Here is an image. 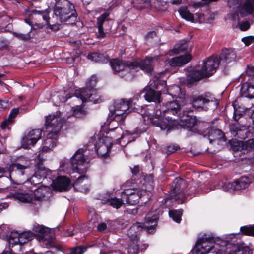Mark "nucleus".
Here are the masks:
<instances>
[{
	"label": "nucleus",
	"mask_w": 254,
	"mask_h": 254,
	"mask_svg": "<svg viewBox=\"0 0 254 254\" xmlns=\"http://www.w3.org/2000/svg\"><path fill=\"white\" fill-rule=\"evenodd\" d=\"M45 125L49 132L44 142L42 151L47 152L56 145L62 126V121L61 117L57 115H49L46 117Z\"/></svg>",
	"instance_id": "1"
},
{
	"label": "nucleus",
	"mask_w": 254,
	"mask_h": 254,
	"mask_svg": "<svg viewBox=\"0 0 254 254\" xmlns=\"http://www.w3.org/2000/svg\"><path fill=\"white\" fill-rule=\"evenodd\" d=\"M219 64L220 61L217 57H210L204 62L200 70H192L189 73L187 77L188 83L193 84L203 78L211 76L216 72Z\"/></svg>",
	"instance_id": "2"
},
{
	"label": "nucleus",
	"mask_w": 254,
	"mask_h": 254,
	"mask_svg": "<svg viewBox=\"0 0 254 254\" xmlns=\"http://www.w3.org/2000/svg\"><path fill=\"white\" fill-rule=\"evenodd\" d=\"M54 11L56 17L61 22L72 24L76 21L77 14L74 6L68 1L64 0L58 3Z\"/></svg>",
	"instance_id": "3"
},
{
	"label": "nucleus",
	"mask_w": 254,
	"mask_h": 254,
	"mask_svg": "<svg viewBox=\"0 0 254 254\" xmlns=\"http://www.w3.org/2000/svg\"><path fill=\"white\" fill-rule=\"evenodd\" d=\"M213 254H226L225 247L214 242L211 238L202 237L197 241L194 248L196 254H205L211 250Z\"/></svg>",
	"instance_id": "4"
},
{
	"label": "nucleus",
	"mask_w": 254,
	"mask_h": 254,
	"mask_svg": "<svg viewBox=\"0 0 254 254\" xmlns=\"http://www.w3.org/2000/svg\"><path fill=\"white\" fill-rule=\"evenodd\" d=\"M131 104L130 100L120 99L115 102L114 110L111 113L110 119L113 121H116L120 124H123L128 114V111Z\"/></svg>",
	"instance_id": "5"
},
{
	"label": "nucleus",
	"mask_w": 254,
	"mask_h": 254,
	"mask_svg": "<svg viewBox=\"0 0 254 254\" xmlns=\"http://www.w3.org/2000/svg\"><path fill=\"white\" fill-rule=\"evenodd\" d=\"M192 106L197 110H208L209 108L214 106L216 107L218 102L209 92L193 97Z\"/></svg>",
	"instance_id": "6"
},
{
	"label": "nucleus",
	"mask_w": 254,
	"mask_h": 254,
	"mask_svg": "<svg viewBox=\"0 0 254 254\" xmlns=\"http://www.w3.org/2000/svg\"><path fill=\"white\" fill-rule=\"evenodd\" d=\"M28 164L22 165L20 163H14L11 165L12 170L10 171V177L16 184H21L29 180V176L26 174V170L29 168Z\"/></svg>",
	"instance_id": "7"
},
{
	"label": "nucleus",
	"mask_w": 254,
	"mask_h": 254,
	"mask_svg": "<svg viewBox=\"0 0 254 254\" xmlns=\"http://www.w3.org/2000/svg\"><path fill=\"white\" fill-rule=\"evenodd\" d=\"M146 194L149 195V193L144 190H140L138 189H127L122 192L121 197L127 203L135 205L138 202L139 199H141Z\"/></svg>",
	"instance_id": "8"
},
{
	"label": "nucleus",
	"mask_w": 254,
	"mask_h": 254,
	"mask_svg": "<svg viewBox=\"0 0 254 254\" xmlns=\"http://www.w3.org/2000/svg\"><path fill=\"white\" fill-rule=\"evenodd\" d=\"M84 150L78 149L71 159L72 167L73 170L82 174L86 172L88 163L85 158Z\"/></svg>",
	"instance_id": "9"
},
{
	"label": "nucleus",
	"mask_w": 254,
	"mask_h": 254,
	"mask_svg": "<svg viewBox=\"0 0 254 254\" xmlns=\"http://www.w3.org/2000/svg\"><path fill=\"white\" fill-rule=\"evenodd\" d=\"M110 64L115 72H119L122 70L129 71L131 69H136L138 66L136 61H124L118 59H114L110 61Z\"/></svg>",
	"instance_id": "10"
},
{
	"label": "nucleus",
	"mask_w": 254,
	"mask_h": 254,
	"mask_svg": "<svg viewBox=\"0 0 254 254\" xmlns=\"http://www.w3.org/2000/svg\"><path fill=\"white\" fill-rule=\"evenodd\" d=\"M35 235L31 231H26L20 234L17 232H12L9 238V243L12 246L19 244L21 245L31 240Z\"/></svg>",
	"instance_id": "11"
},
{
	"label": "nucleus",
	"mask_w": 254,
	"mask_h": 254,
	"mask_svg": "<svg viewBox=\"0 0 254 254\" xmlns=\"http://www.w3.org/2000/svg\"><path fill=\"white\" fill-rule=\"evenodd\" d=\"M117 136H105L101 138L96 146V150L98 156L107 157L112 146V138H116Z\"/></svg>",
	"instance_id": "12"
},
{
	"label": "nucleus",
	"mask_w": 254,
	"mask_h": 254,
	"mask_svg": "<svg viewBox=\"0 0 254 254\" xmlns=\"http://www.w3.org/2000/svg\"><path fill=\"white\" fill-rule=\"evenodd\" d=\"M33 230L40 233V241L44 243L47 247L55 246L54 238L52 236L49 228L37 224L34 225Z\"/></svg>",
	"instance_id": "13"
},
{
	"label": "nucleus",
	"mask_w": 254,
	"mask_h": 254,
	"mask_svg": "<svg viewBox=\"0 0 254 254\" xmlns=\"http://www.w3.org/2000/svg\"><path fill=\"white\" fill-rule=\"evenodd\" d=\"M53 173H55V172L46 168L42 165H39L35 174L31 178H29V179L31 184H39L45 178H51Z\"/></svg>",
	"instance_id": "14"
},
{
	"label": "nucleus",
	"mask_w": 254,
	"mask_h": 254,
	"mask_svg": "<svg viewBox=\"0 0 254 254\" xmlns=\"http://www.w3.org/2000/svg\"><path fill=\"white\" fill-rule=\"evenodd\" d=\"M184 185V180L181 178H177L173 182L172 191L174 195L172 198L179 203H182L184 201V194L182 192Z\"/></svg>",
	"instance_id": "15"
},
{
	"label": "nucleus",
	"mask_w": 254,
	"mask_h": 254,
	"mask_svg": "<svg viewBox=\"0 0 254 254\" xmlns=\"http://www.w3.org/2000/svg\"><path fill=\"white\" fill-rule=\"evenodd\" d=\"M42 135V130L40 129H33L30 131L27 135L23 138L22 146L28 148L30 146H33L39 140Z\"/></svg>",
	"instance_id": "16"
},
{
	"label": "nucleus",
	"mask_w": 254,
	"mask_h": 254,
	"mask_svg": "<svg viewBox=\"0 0 254 254\" xmlns=\"http://www.w3.org/2000/svg\"><path fill=\"white\" fill-rule=\"evenodd\" d=\"M70 181L65 176H59L53 180L52 187L54 190L61 192L67 191L69 188Z\"/></svg>",
	"instance_id": "17"
},
{
	"label": "nucleus",
	"mask_w": 254,
	"mask_h": 254,
	"mask_svg": "<svg viewBox=\"0 0 254 254\" xmlns=\"http://www.w3.org/2000/svg\"><path fill=\"white\" fill-rule=\"evenodd\" d=\"M150 123L156 126L160 127L161 129H170L176 125L175 121L164 116L161 119L158 117L151 118Z\"/></svg>",
	"instance_id": "18"
},
{
	"label": "nucleus",
	"mask_w": 254,
	"mask_h": 254,
	"mask_svg": "<svg viewBox=\"0 0 254 254\" xmlns=\"http://www.w3.org/2000/svg\"><path fill=\"white\" fill-rule=\"evenodd\" d=\"M109 16V13L105 12L102 14L97 18V27L98 30L99 38H104L106 36V34L110 31L111 29L110 26H107V24L109 23L107 20V18Z\"/></svg>",
	"instance_id": "19"
},
{
	"label": "nucleus",
	"mask_w": 254,
	"mask_h": 254,
	"mask_svg": "<svg viewBox=\"0 0 254 254\" xmlns=\"http://www.w3.org/2000/svg\"><path fill=\"white\" fill-rule=\"evenodd\" d=\"M230 131L232 134L241 139L247 138L250 133L248 127L246 126H240L238 124L232 125L230 126Z\"/></svg>",
	"instance_id": "20"
},
{
	"label": "nucleus",
	"mask_w": 254,
	"mask_h": 254,
	"mask_svg": "<svg viewBox=\"0 0 254 254\" xmlns=\"http://www.w3.org/2000/svg\"><path fill=\"white\" fill-rule=\"evenodd\" d=\"M158 219V215L156 212H150L145 217V222L144 226L148 233H152L157 225L156 221Z\"/></svg>",
	"instance_id": "21"
},
{
	"label": "nucleus",
	"mask_w": 254,
	"mask_h": 254,
	"mask_svg": "<svg viewBox=\"0 0 254 254\" xmlns=\"http://www.w3.org/2000/svg\"><path fill=\"white\" fill-rule=\"evenodd\" d=\"M226 248V253L229 254H252V252L247 247L234 245L232 246L227 244L224 246Z\"/></svg>",
	"instance_id": "22"
},
{
	"label": "nucleus",
	"mask_w": 254,
	"mask_h": 254,
	"mask_svg": "<svg viewBox=\"0 0 254 254\" xmlns=\"http://www.w3.org/2000/svg\"><path fill=\"white\" fill-rule=\"evenodd\" d=\"M192 57L190 54H187L177 56L172 58L169 61V64L171 66H180L185 64L191 60Z\"/></svg>",
	"instance_id": "23"
},
{
	"label": "nucleus",
	"mask_w": 254,
	"mask_h": 254,
	"mask_svg": "<svg viewBox=\"0 0 254 254\" xmlns=\"http://www.w3.org/2000/svg\"><path fill=\"white\" fill-rule=\"evenodd\" d=\"M144 92L145 93L144 96V98L147 101L155 102L158 103L161 102L160 92H156L153 89L148 87L144 89Z\"/></svg>",
	"instance_id": "24"
},
{
	"label": "nucleus",
	"mask_w": 254,
	"mask_h": 254,
	"mask_svg": "<svg viewBox=\"0 0 254 254\" xmlns=\"http://www.w3.org/2000/svg\"><path fill=\"white\" fill-rule=\"evenodd\" d=\"M98 96L92 93V91H89L87 88L80 90L79 97L81 98L83 102L89 101H93L94 103H99V98H97Z\"/></svg>",
	"instance_id": "25"
},
{
	"label": "nucleus",
	"mask_w": 254,
	"mask_h": 254,
	"mask_svg": "<svg viewBox=\"0 0 254 254\" xmlns=\"http://www.w3.org/2000/svg\"><path fill=\"white\" fill-rule=\"evenodd\" d=\"M157 58L158 56H155L152 58L146 57L140 63L137 62L138 64V66L136 68L139 67L145 72L150 74L153 71L152 62L154 60H157Z\"/></svg>",
	"instance_id": "26"
},
{
	"label": "nucleus",
	"mask_w": 254,
	"mask_h": 254,
	"mask_svg": "<svg viewBox=\"0 0 254 254\" xmlns=\"http://www.w3.org/2000/svg\"><path fill=\"white\" fill-rule=\"evenodd\" d=\"M236 55L235 52L230 49H225L222 51L220 55V60L222 62L229 63L235 61Z\"/></svg>",
	"instance_id": "27"
},
{
	"label": "nucleus",
	"mask_w": 254,
	"mask_h": 254,
	"mask_svg": "<svg viewBox=\"0 0 254 254\" xmlns=\"http://www.w3.org/2000/svg\"><path fill=\"white\" fill-rule=\"evenodd\" d=\"M188 113V111H183L182 115H180V121L187 127H192L196 125V119L195 117L189 115Z\"/></svg>",
	"instance_id": "28"
},
{
	"label": "nucleus",
	"mask_w": 254,
	"mask_h": 254,
	"mask_svg": "<svg viewBox=\"0 0 254 254\" xmlns=\"http://www.w3.org/2000/svg\"><path fill=\"white\" fill-rule=\"evenodd\" d=\"M241 95L242 97L249 98L254 97V85L249 83H244L241 89Z\"/></svg>",
	"instance_id": "29"
},
{
	"label": "nucleus",
	"mask_w": 254,
	"mask_h": 254,
	"mask_svg": "<svg viewBox=\"0 0 254 254\" xmlns=\"http://www.w3.org/2000/svg\"><path fill=\"white\" fill-rule=\"evenodd\" d=\"M180 100H181V98H179V99L166 103L165 105L166 108L165 111L167 113L172 112L173 114L177 113L182 106L180 103Z\"/></svg>",
	"instance_id": "30"
},
{
	"label": "nucleus",
	"mask_w": 254,
	"mask_h": 254,
	"mask_svg": "<svg viewBox=\"0 0 254 254\" xmlns=\"http://www.w3.org/2000/svg\"><path fill=\"white\" fill-rule=\"evenodd\" d=\"M12 196L19 201L24 203H30L33 199V195L29 192L18 191L12 194Z\"/></svg>",
	"instance_id": "31"
},
{
	"label": "nucleus",
	"mask_w": 254,
	"mask_h": 254,
	"mask_svg": "<svg viewBox=\"0 0 254 254\" xmlns=\"http://www.w3.org/2000/svg\"><path fill=\"white\" fill-rule=\"evenodd\" d=\"M50 194V189L46 186L39 187L36 189L34 192V195L35 198L38 200H43L46 196Z\"/></svg>",
	"instance_id": "32"
},
{
	"label": "nucleus",
	"mask_w": 254,
	"mask_h": 254,
	"mask_svg": "<svg viewBox=\"0 0 254 254\" xmlns=\"http://www.w3.org/2000/svg\"><path fill=\"white\" fill-rule=\"evenodd\" d=\"M254 12V5L250 1L245 2L240 7L239 12L242 17L253 14Z\"/></svg>",
	"instance_id": "33"
},
{
	"label": "nucleus",
	"mask_w": 254,
	"mask_h": 254,
	"mask_svg": "<svg viewBox=\"0 0 254 254\" xmlns=\"http://www.w3.org/2000/svg\"><path fill=\"white\" fill-rule=\"evenodd\" d=\"M181 17L187 21L192 22H195V18L193 14H192L186 7H181L178 9Z\"/></svg>",
	"instance_id": "34"
},
{
	"label": "nucleus",
	"mask_w": 254,
	"mask_h": 254,
	"mask_svg": "<svg viewBox=\"0 0 254 254\" xmlns=\"http://www.w3.org/2000/svg\"><path fill=\"white\" fill-rule=\"evenodd\" d=\"M235 182L236 190H240L248 187L251 181L248 177L244 176L236 180Z\"/></svg>",
	"instance_id": "35"
},
{
	"label": "nucleus",
	"mask_w": 254,
	"mask_h": 254,
	"mask_svg": "<svg viewBox=\"0 0 254 254\" xmlns=\"http://www.w3.org/2000/svg\"><path fill=\"white\" fill-rule=\"evenodd\" d=\"M87 57L88 59L95 62L105 63L108 61V58L106 56L97 52L89 54Z\"/></svg>",
	"instance_id": "36"
},
{
	"label": "nucleus",
	"mask_w": 254,
	"mask_h": 254,
	"mask_svg": "<svg viewBox=\"0 0 254 254\" xmlns=\"http://www.w3.org/2000/svg\"><path fill=\"white\" fill-rule=\"evenodd\" d=\"M224 136L223 132L220 129H211L209 135V139L210 142L212 141L221 140Z\"/></svg>",
	"instance_id": "37"
},
{
	"label": "nucleus",
	"mask_w": 254,
	"mask_h": 254,
	"mask_svg": "<svg viewBox=\"0 0 254 254\" xmlns=\"http://www.w3.org/2000/svg\"><path fill=\"white\" fill-rule=\"evenodd\" d=\"M243 150L251 151L254 149V138L245 141H241L239 143Z\"/></svg>",
	"instance_id": "38"
},
{
	"label": "nucleus",
	"mask_w": 254,
	"mask_h": 254,
	"mask_svg": "<svg viewBox=\"0 0 254 254\" xmlns=\"http://www.w3.org/2000/svg\"><path fill=\"white\" fill-rule=\"evenodd\" d=\"M188 43L186 41L181 42L175 45L174 51L175 53L178 54L185 51L188 47Z\"/></svg>",
	"instance_id": "39"
},
{
	"label": "nucleus",
	"mask_w": 254,
	"mask_h": 254,
	"mask_svg": "<svg viewBox=\"0 0 254 254\" xmlns=\"http://www.w3.org/2000/svg\"><path fill=\"white\" fill-rule=\"evenodd\" d=\"M97 83V78L95 76H91L86 83V87L89 91L94 92V88Z\"/></svg>",
	"instance_id": "40"
},
{
	"label": "nucleus",
	"mask_w": 254,
	"mask_h": 254,
	"mask_svg": "<svg viewBox=\"0 0 254 254\" xmlns=\"http://www.w3.org/2000/svg\"><path fill=\"white\" fill-rule=\"evenodd\" d=\"M123 199H119L116 197L110 199L108 200L109 204L115 208L119 209L123 204Z\"/></svg>",
	"instance_id": "41"
},
{
	"label": "nucleus",
	"mask_w": 254,
	"mask_h": 254,
	"mask_svg": "<svg viewBox=\"0 0 254 254\" xmlns=\"http://www.w3.org/2000/svg\"><path fill=\"white\" fill-rule=\"evenodd\" d=\"M240 230L244 235L254 236V225L241 227Z\"/></svg>",
	"instance_id": "42"
},
{
	"label": "nucleus",
	"mask_w": 254,
	"mask_h": 254,
	"mask_svg": "<svg viewBox=\"0 0 254 254\" xmlns=\"http://www.w3.org/2000/svg\"><path fill=\"white\" fill-rule=\"evenodd\" d=\"M169 215L174 221L179 223L181 220L182 212L180 210H170L169 211Z\"/></svg>",
	"instance_id": "43"
},
{
	"label": "nucleus",
	"mask_w": 254,
	"mask_h": 254,
	"mask_svg": "<svg viewBox=\"0 0 254 254\" xmlns=\"http://www.w3.org/2000/svg\"><path fill=\"white\" fill-rule=\"evenodd\" d=\"M43 19L47 22L48 27L52 30H58L59 29V24L52 23L53 22L50 21V18L47 15H43Z\"/></svg>",
	"instance_id": "44"
},
{
	"label": "nucleus",
	"mask_w": 254,
	"mask_h": 254,
	"mask_svg": "<svg viewBox=\"0 0 254 254\" xmlns=\"http://www.w3.org/2000/svg\"><path fill=\"white\" fill-rule=\"evenodd\" d=\"M32 29V27L31 28L30 31L27 33H14V34L15 36L19 39L24 41L29 40L32 37L31 35Z\"/></svg>",
	"instance_id": "45"
},
{
	"label": "nucleus",
	"mask_w": 254,
	"mask_h": 254,
	"mask_svg": "<svg viewBox=\"0 0 254 254\" xmlns=\"http://www.w3.org/2000/svg\"><path fill=\"white\" fill-rule=\"evenodd\" d=\"M196 19H195V22L198 21L200 23H205L207 22L209 23L212 20V18H205V15L204 14H202L200 13H197L196 14Z\"/></svg>",
	"instance_id": "46"
},
{
	"label": "nucleus",
	"mask_w": 254,
	"mask_h": 254,
	"mask_svg": "<svg viewBox=\"0 0 254 254\" xmlns=\"http://www.w3.org/2000/svg\"><path fill=\"white\" fill-rule=\"evenodd\" d=\"M222 188L225 191H232L236 190L235 182H225L222 185Z\"/></svg>",
	"instance_id": "47"
},
{
	"label": "nucleus",
	"mask_w": 254,
	"mask_h": 254,
	"mask_svg": "<svg viewBox=\"0 0 254 254\" xmlns=\"http://www.w3.org/2000/svg\"><path fill=\"white\" fill-rule=\"evenodd\" d=\"M84 178V177H78L77 181H76V185L78 187V188L79 189L80 191L82 192H84V193H86L87 192H88L89 191V187H88V186L86 184L84 186H80V183H81L82 180Z\"/></svg>",
	"instance_id": "48"
},
{
	"label": "nucleus",
	"mask_w": 254,
	"mask_h": 254,
	"mask_svg": "<svg viewBox=\"0 0 254 254\" xmlns=\"http://www.w3.org/2000/svg\"><path fill=\"white\" fill-rule=\"evenodd\" d=\"M84 252V248L81 247H76L71 249L70 254H83Z\"/></svg>",
	"instance_id": "49"
},
{
	"label": "nucleus",
	"mask_w": 254,
	"mask_h": 254,
	"mask_svg": "<svg viewBox=\"0 0 254 254\" xmlns=\"http://www.w3.org/2000/svg\"><path fill=\"white\" fill-rule=\"evenodd\" d=\"M179 149V147L178 145L171 144L167 146L166 152L168 154H171L173 153Z\"/></svg>",
	"instance_id": "50"
},
{
	"label": "nucleus",
	"mask_w": 254,
	"mask_h": 254,
	"mask_svg": "<svg viewBox=\"0 0 254 254\" xmlns=\"http://www.w3.org/2000/svg\"><path fill=\"white\" fill-rule=\"evenodd\" d=\"M250 24L249 21H246L239 24V28L241 31H246L250 28Z\"/></svg>",
	"instance_id": "51"
},
{
	"label": "nucleus",
	"mask_w": 254,
	"mask_h": 254,
	"mask_svg": "<svg viewBox=\"0 0 254 254\" xmlns=\"http://www.w3.org/2000/svg\"><path fill=\"white\" fill-rule=\"evenodd\" d=\"M164 115L162 114V112L160 109H157L156 111V113L154 115L152 116L151 117L149 116H145L144 117V120H146L145 118L147 117L148 120H149V122L150 123V119L151 118H154L155 117H158V118L161 119L162 117H163Z\"/></svg>",
	"instance_id": "52"
},
{
	"label": "nucleus",
	"mask_w": 254,
	"mask_h": 254,
	"mask_svg": "<svg viewBox=\"0 0 254 254\" xmlns=\"http://www.w3.org/2000/svg\"><path fill=\"white\" fill-rule=\"evenodd\" d=\"M19 113V109L18 108H14L13 109L9 115L8 119L12 120V122H14V119L16 117V116Z\"/></svg>",
	"instance_id": "53"
},
{
	"label": "nucleus",
	"mask_w": 254,
	"mask_h": 254,
	"mask_svg": "<svg viewBox=\"0 0 254 254\" xmlns=\"http://www.w3.org/2000/svg\"><path fill=\"white\" fill-rule=\"evenodd\" d=\"M242 41L246 46H249L251 43L254 42V36H248L242 39Z\"/></svg>",
	"instance_id": "54"
},
{
	"label": "nucleus",
	"mask_w": 254,
	"mask_h": 254,
	"mask_svg": "<svg viewBox=\"0 0 254 254\" xmlns=\"http://www.w3.org/2000/svg\"><path fill=\"white\" fill-rule=\"evenodd\" d=\"M12 123L13 122H12V120L8 119L2 122L1 125V127L3 129H5L7 128H9L8 126Z\"/></svg>",
	"instance_id": "55"
},
{
	"label": "nucleus",
	"mask_w": 254,
	"mask_h": 254,
	"mask_svg": "<svg viewBox=\"0 0 254 254\" xmlns=\"http://www.w3.org/2000/svg\"><path fill=\"white\" fill-rule=\"evenodd\" d=\"M10 104L8 101L0 100V108L1 109H5L9 108Z\"/></svg>",
	"instance_id": "56"
},
{
	"label": "nucleus",
	"mask_w": 254,
	"mask_h": 254,
	"mask_svg": "<svg viewBox=\"0 0 254 254\" xmlns=\"http://www.w3.org/2000/svg\"><path fill=\"white\" fill-rule=\"evenodd\" d=\"M9 18L4 16L0 18V24L2 25V26H5L7 24V23L9 22Z\"/></svg>",
	"instance_id": "57"
},
{
	"label": "nucleus",
	"mask_w": 254,
	"mask_h": 254,
	"mask_svg": "<svg viewBox=\"0 0 254 254\" xmlns=\"http://www.w3.org/2000/svg\"><path fill=\"white\" fill-rule=\"evenodd\" d=\"M156 37V33L154 31H151L148 32L146 35V39L149 40L151 38H153Z\"/></svg>",
	"instance_id": "58"
},
{
	"label": "nucleus",
	"mask_w": 254,
	"mask_h": 254,
	"mask_svg": "<svg viewBox=\"0 0 254 254\" xmlns=\"http://www.w3.org/2000/svg\"><path fill=\"white\" fill-rule=\"evenodd\" d=\"M106 228H107V225H106V223H102L99 224L97 227L98 230L99 231H103L106 229Z\"/></svg>",
	"instance_id": "59"
},
{
	"label": "nucleus",
	"mask_w": 254,
	"mask_h": 254,
	"mask_svg": "<svg viewBox=\"0 0 254 254\" xmlns=\"http://www.w3.org/2000/svg\"><path fill=\"white\" fill-rule=\"evenodd\" d=\"M150 2V0H134V3L138 4L149 3Z\"/></svg>",
	"instance_id": "60"
},
{
	"label": "nucleus",
	"mask_w": 254,
	"mask_h": 254,
	"mask_svg": "<svg viewBox=\"0 0 254 254\" xmlns=\"http://www.w3.org/2000/svg\"><path fill=\"white\" fill-rule=\"evenodd\" d=\"M131 169V172H132V174L134 175H136L137 174H138L139 173V166H138V165L135 166L133 168Z\"/></svg>",
	"instance_id": "61"
},
{
	"label": "nucleus",
	"mask_w": 254,
	"mask_h": 254,
	"mask_svg": "<svg viewBox=\"0 0 254 254\" xmlns=\"http://www.w3.org/2000/svg\"><path fill=\"white\" fill-rule=\"evenodd\" d=\"M247 73L249 76H254V67L249 68L247 70Z\"/></svg>",
	"instance_id": "62"
},
{
	"label": "nucleus",
	"mask_w": 254,
	"mask_h": 254,
	"mask_svg": "<svg viewBox=\"0 0 254 254\" xmlns=\"http://www.w3.org/2000/svg\"><path fill=\"white\" fill-rule=\"evenodd\" d=\"M9 207V204L7 203H0V210H3L7 209Z\"/></svg>",
	"instance_id": "63"
},
{
	"label": "nucleus",
	"mask_w": 254,
	"mask_h": 254,
	"mask_svg": "<svg viewBox=\"0 0 254 254\" xmlns=\"http://www.w3.org/2000/svg\"><path fill=\"white\" fill-rule=\"evenodd\" d=\"M206 4L204 2H198L193 4L194 7H200Z\"/></svg>",
	"instance_id": "64"
}]
</instances>
